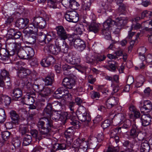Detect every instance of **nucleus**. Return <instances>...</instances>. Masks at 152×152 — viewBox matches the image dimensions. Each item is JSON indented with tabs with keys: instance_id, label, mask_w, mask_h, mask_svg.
Returning <instances> with one entry per match:
<instances>
[{
	"instance_id": "1",
	"label": "nucleus",
	"mask_w": 152,
	"mask_h": 152,
	"mask_svg": "<svg viewBox=\"0 0 152 152\" xmlns=\"http://www.w3.org/2000/svg\"><path fill=\"white\" fill-rule=\"evenodd\" d=\"M37 125L39 132L44 138H47L50 136V127L53 126V121L50 118H44L40 119Z\"/></svg>"
},
{
	"instance_id": "2",
	"label": "nucleus",
	"mask_w": 152,
	"mask_h": 152,
	"mask_svg": "<svg viewBox=\"0 0 152 152\" xmlns=\"http://www.w3.org/2000/svg\"><path fill=\"white\" fill-rule=\"evenodd\" d=\"M69 40L70 45H73L74 47L80 51H83L86 47L84 41L80 39H73L71 37L69 39Z\"/></svg>"
},
{
	"instance_id": "3",
	"label": "nucleus",
	"mask_w": 152,
	"mask_h": 152,
	"mask_svg": "<svg viewBox=\"0 0 152 152\" xmlns=\"http://www.w3.org/2000/svg\"><path fill=\"white\" fill-rule=\"evenodd\" d=\"M65 18L68 21L76 23L79 20V15L75 11H67L65 14Z\"/></svg>"
},
{
	"instance_id": "4",
	"label": "nucleus",
	"mask_w": 152,
	"mask_h": 152,
	"mask_svg": "<svg viewBox=\"0 0 152 152\" xmlns=\"http://www.w3.org/2000/svg\"><path fill=\"white\" fill-rule=\"evenodd\" d=\"M140 107L141 113H144L145 111L146 112L151 111L152 109V104L149 100L144 101L143 102H140Z\"/></svg>"
},
{
	"instance_id": "5",
	"label": "nucleus",
	"mask_w": 152,
	"mask_h": 152,
	"mask_svg": "<svg viewBox=\"0 0 152 152\" xmlns=\"http://www.w3.org/2000/svg\"><path fill=\"white\" fill-rule=\"evenodd\" d=\"M44 50L45 51L49 52L53 54L56 55L60 52L59 47L50 43L45 46Z\"/></svg>"
},
{
	"instance_id": "6",
	"label": "nucleus",
	"mask_w": 152,
	"mask_h": 152,
	"mask_svg": "<svg viewBox=\"0 0 152 152\" xmlns=\"http://www.w3.org/2000/svg\"><path fill=\"white\" fill-rule=\"evenodd\" d=\"M140 131L138 126H137L135 123H134L132 125V128L130 132L129 136L132 138L135 139L137 137L139 140H141L143 139V137L142 138L139 137L138 135Z\"/></svg>"
},
{
	"instance_id": "7",
	"label": "nucleus",
	"mask_w": 152,
	"mask_h": 152,
	"mask_svg": "<svg viewBox=\"0 0 152 152\" xmlns=\"http://www.w3.org/2000/svg\"><path fill=\"white\" fill-rule=\"evenodd\" d=\"M79 120L84 122L85 126H88L91 121V117L89 113L85 114H80L77 115Z\"/></svg>"
},
{
	"instance_id": "8",
	"label": "nucleus",
	"mask_w": 152,
	"mask_h": 152,
	"mask_svg": "<svg viewBox=\"0 0 152 152\" xmlns=\"http://www.w3.org/2000/svg\"><path fill=\"white\" fill-rule=\"evenodd\" d=\"M56 29L58 37L61 39L65 40L68 38L69 34H67L63 26H58L56 27Z\"/></svg>"
},
{
	"instance_id": "9",
	"label": "nucleus",
	"mask_w": 152,
	"mask_h": 152,
	"mask_svg": "<svg viewBox=\"0 0 152 152\" xmlns=\"http://www.w3.org/2000/svg\"><path fill=\"white\" fill-rule=\"evenodd\" d=\"M75 80L69 77L64 78L62 82L63 86L69 89H72L75 86Z\"/></svg>"
},
{
	"instance_id": "10",
	"label": "nucleus",
	"mask_w": 152,
	"mask_h": 152,
	"mask_svg": "<svg viewBox=\"0 0 152 152\" xmlns=\"http://www.w3.org/2000/svg\"><path fill=\"white\" fill-rule=\"evenodd\" d=\"M64 59L67 63L77 66H79L80 65L81 61L80 58L79 57L72 58L69 55H68L67 56H66Z\"/></svg>"
},
{
	"instance_id": "11",
	"label": "nucleus",
	"mask_w": 152,
	"mask_h": 152,
	"mask_svg": "<svg viewBox=\"0 0 152 152\" xmlns=\"http://www.w3.org/2000/svg\"><path fill=\"white\" fill-rule=\"evenodd\" d=\"M118 102V98L112 97L107 99L106 104L108 108H110L117 105Z\"/></svg>"
},
{
	"instance_id": "12",
	"label": "nucleus",
	"mask_w": 152,
	"mask_h": 152,
	"mask_svg": "<svg viewBox=\"0 0 152 152\" xmlns=\"http://www.w3.org/2000/svg\"><path fill=\"white\" fill-rule=\"evenodd\" d=\"M13 56L9 57V53L7 50L4 48L0 49V58L4 61L10 60H15L13 59Z\"/></svg>"
},
{
	"instance_id": "13",
	"label": "nucleus",
	"mask_w": 152,
	"mask_h": 152,
	"mask_svg": "<svg viewBox=\"0 0 152 152\" xmlns=\"http://www.w3.org/2000/svg\"><path fill=\"white\" fill-rule=\"evenodd\" d=\"M29 22V20L27 18H20L17 21L16 25L19 29H23L27 25Z\"/></svg>"
},
{
	"instance_id": "14",
	"label": "nucleus",
	"mask_w": 152,
	"mask_h": 152,
	"mask_svg": "<svg viewBox=\"0 0 152 152\" xmlns=\"http://www.w3.org/2000/svg\"><path fill=\"white\" fill-rule=\"evenodd\" d=\"M142 124L145 126L148 125L151 121V117L149 114H144L141 118Z\"/></svg>"
},
{
	"instance_id": "15",
	"label": "nucleus",
	"mask_w": 152,
	"mask_h": 152,
	"mask_svg": "<svg viewBox=\"0 0 152 152\" xmlns=\"http://www.w3.org/2000/svg\"><path fill=\"white\" fill-rule=\"evenodd\" d=\"M87 29L90 32H93L94 33H96L99 31V25L95 22H91V23L88 25Z\"/></svg>"
},
{
	"instance_id": "16",
	"label": "nucleus",
	"mask_w": 152,
	"mask_h": 152,
	"mask_svg": "<svg viewBox=\"0 0 152 152\" xmlns=\"http://www.w3.org/2000/svg\"><path fill=\"white\" fill-rule=\"evenodd\" d=\"M46 86L51 85L54 81V75L53 73H49L45 78L43 80Z\"/></svg>"
},
{
	"instance_id": "17",
	"label": "nucleus",
	"mask_w": 152,
	"mask_h": 152,
	"mask_svg": "<svg viewBox=\"0 0 152 152\" xmlns=\"http://www.w3.org/2000/svg\"><path fill=\"white\" fill-rule=\"evenodd\" d=\"M14 40L13 39H8L7 40L6 43L8 45V47L15 48V49H18L20 48L21 44L20 43H17L14 42Z\"/></svg>"
},
{
	"instance_id": "18",
	"label": "nucleus",
	"mask_w": 152,
	"mask_h": 152,
	"mask_svg": "<svg viewBox=\"0 0 152 152\" xmlns=\"http://www.w3.org/2000/svg\"><path fill=\"white\" fill-rule=\"evenodd\" d=\"M10 98L6 95H2L0 99V104L5 106H8L11 102Z\"/></svg>"
},
{
	"instance_id": "19",
	"label": "nucleus",
	"mask_w": 152,
	"mask_h": 152,
	"mask_svg": "<svg viewBox=\"0 0 152 152\" xmlns=\"http://www.w3.org/2000/svg\"><path fill=\"white\" fill-rule=\"evenodd\" d=\"M51 92L50 88L47 87H43L39 93V95L41 97H48L50 95Z\"/></svg>"
},
{
	"instance_id": "20",
	"label": "nucleus",
	"mask_w": 152,
	"mask_h": 152,
	"mask_svg": "<svg viewBox=\"0 0 152 152\" xmlns=\"http://www.w3.org/2000/svg\"><path fill=\"white\" fill-rule=\"evenodd\" d=\"M123 145L124 146L126 147L128 149L133 148L138 149L140 145L139 143L138 142H135L134 145H133L131 142L128 140L124 141L123 143Z\"/></svg>"
},
{
	"instance_id": "21",
	"label": "nucleus",
	"mask_w": 152,
	"mask_h": 152,
	"mask_svg": "<svg viewBox=\"0 0 152 152\" xmlns=\"http://www.w3.org/2000/svg\"><path fill=\"white\" fill-rule=\"evenodd\" d=\"M115 23V22L111 18H108L103 23V28L107 30H109V28Z\"/></svg>"
},
{
	"instance_id": "22",
	"label": "nucleus",
	"mask_w": 152,
	"mask_h": 152,
	"mask_svg": "<svg viewBox=\"0 0 152 152\" xmlns=\"http://www.w3.org/2000/svg\"><path fill=\"white\" fill-rule=\"evenodd\" d=\"M12 94L14 98L17 99L21 97L22 92L20 88H16L13 90Z\"/></svg>"
},
{
	"instance_id": "23",
	"label": "nucleus",
	"mask_w": 152,
	"mask_h": 152,
	"mask_svg": "<svg viewBox=\"0 0 152 152\" xmlns=\"http://www.w3.org/2000/svg\"><path fill=\"white\" fill-rule=\"evenodd\" d=\"M17 50V54L18 57L21 59H27V56L26 51L25 48L23 49L20 47V48L18 49H15Z\"/></svg>"
},
{
	"instance_id": "24",
	"label": "nucleus",
	"mask_w": 152,
	"mask_h": 152,
	"mask_svg": "<svg viewBox=\"0 0 152 152\" xmlns=\"http://www.w3.org/2000/svg\"><path fill=\"white\" fill-rule=\"evenodd\" d=\"M54 110L53 108L51 103H48L47 104L46 107L44 109V114H46L48 118L51 117L52 111Z\"/></svg>"
},
{
	"instance_id": "25",
	"label": "nucleus",
	"mask_w": 152,
	"mask_h": 152,
	"mask_svg": "<svg viewBox=\"0 0 152 152\" xmlns=\"http://www.w3.org/2000/svg\"><path fill=\"white\" fill-rule=\"evenodd\" d=\"M10 114L11 119L12 120V122L16 124L18 123L19 118V116L15 111L14 110H11Z\"/></svg>"
},
{
	"instance_id": "26",
	"label": "nucleus",
	"mask_w": 152,
	"mask_h": 152,
	"mask_svg": "<svg viewBox=\"0 0 152 152\" xmlns=\"http://www.w3.org/2000/svg\"><path fill=\"white\" fill-rule=\"evenodd\" d=\"M149 149L148 141L147 140L142 141L141 145L140 152H148Z\"/></svg>"
},
{
	"instance_id": "27",
	"label": "nucleus",
	"mask_w": 152,
	"mask_h": 152,
	"mask_svg": "<svg viewBox=\"0 0 152 152\" xmlns=\"http://www.w3.org/2000/svg\"><path fill=\"white\" fill-rule=\"evenodd\" d=\"M124 119V115L121 113L118 114L117 115H115L113 117V121H116V125L119 124L123 121Z\"/></svg>"
},
{
	"instance_id": "28",
	"label": "nucleus",
	"mask_w": 152,
	"mask_h": 152,
	"mask_svg": "<svg viewBox=\"0 0 152 152\" xmlns=\"http://www.w3.org/2000/svg\"><path fill=\"white\" fill-rule=\"evenodd\" d=\"M118 26H123L127 23L128 19L124 17H117L116 19Z\"/></svg>"
},
{
	"instance_id": "29",
	"label": "nucleus",
	"mask_w": 152,
	"mask_h": 152,
	"mask_svg": "<svg viewBox=\"0 0 152 152\" xmlns=\"http://www.w3.org/2000/svg\"><path fill=\"white\" fill-rule=\"evenodd\" d=\"M75 32L77 35H81L83 33L84 28L83 24H77L75 26Z\"/></svg>"
},
{
	"instance_id": "30",
	"label": "nucleus",
	"mask_w": 152,
	"mask_h": 152,
	"mask_svg": "<svg viewBox=\"0 0 152 152\" xmlns=\"http://www.w3.org/2000/svg\"><path fill=\"white\" fill-rule=\"evenodd\" d=\"M48 97H42L39 101L36 102L35 105L38 108H40L45 104L48 101Z\"/></svg>"
},
{
	"instance_id": "31",
	"label": "nucleus",
	"mask_w": 152,
	"mask_h": 152,
	"mask_svg": "<svg viewBox=\"0 0 152 152\" xmlns=\"http://www.w3.org/2000/svg\"><path fill=\"white\" fill-rule=\"evenodd\" d=\"M32 137L31 135L28 134H25L24 135L23 138V145L24 146L29 145L31 142Z\"/></svg>"
},
{
	"instance_id": "32",
	"label": "nucleus",
	"mask_w": 152,
	"mask_h": 152,
	"mask_svg": "<svg viewBox=\"0 0 152 152\" xmlns=\"http://www.w3.org/2000/svg\"><path fill=\"white\" fill-rule=\"evenodd\" d=\"M132 125V123L131 121L129 119L127 120L126 122L124 124L123 126L121 127H119L118 129V132H121V129H129Z\"/></svg>"
},
{
	"instance_id": "33",
	"label": "nucleus",
	"mask_w": 152,
	"mask_h": 152,
	"mask_svg": "<svg viewBox=\"0 0 152 152\" xmlns=\"http://www.w3.org/2000/svg\"><path fill=\"white\" fill-rule=\"evenodd\" d=\"M26 56L27 59L31 58L34 55V52L32 48L30 47H27L25 48Z\"/></svg>"
},
{
	"instance_id": "34",
	"label": "nucleus",
	"mask_w": 152,
	"mask_h": 152,
	"mask_svg": "<svg viewBox=\"0 0 152 152\" xmlns=\"http://www.w3.org/2000/svg\"><path fill=\"white\" fill-rule=\"evenodd\" d=\"M75 129L73 127L69 128L64 133L65 137H72L75 132Z\"/></svg>"
},
{
	"instance_id": "35",
	"label": "nucleus",
	"mask_w": 152,
	"mask_h": 152,
	"mask_svg": "<svg viewBox=\"0 0 152 152\" xmlns=\"http://www.w3.org/2000/svg\"><path fill=\"white\" fill-rule=\"evenodd\" d=\"M95 57L92 55L89 54H87L85 57V61L88 63L91 64L92 65H95L94 61Z\"/></svg>"
},
{
	"instance_id": "36",
	"label": "nucleus",
	"mask_w": 152,
	"mask_h": 152,
	"mask_svg": "<svg viewBox=\"0 0 152 152\" xmlns=\"http://www.w3.org/2000/svg\"><path fill=\"white\" fill-rule=\"evenodd\" d=\"M33 96H26L24 97V101L26 104H32L34 102Z\"/></svg>"
},
{
	"instance_id": "37",
	"label": "nucleus",
	"mask_w": 152,
	"mask_h": 152,
	"mask_svg": "<svg viewBox=\"0 0 152 152\" xmlns=\"http://www.w3.org/2000/svg\"><path fill=\"white\" fill-rule=\"evenodd\" d=\"M69 47L68 45L66 42L63 41L62 45L59 47L60 51L64 53H68Z\"/></svg>"
},
{
	"instance_id": "38",
	"label": "nucleus",
	"mask_w": 152,
	"mask_h": 152,
	"mask_svg": "<svg viewBox=\"0 0 152 152\" xmlns=\"http://www.w3.org/2000/svg\"><path fill=\"white\" fill-rule=\"evenodd\" d=\"M31 133L33 137L39 140H40L42 137H44L39 132L38 133V131L36 130H31Z\"/></svg>"
},
{
	"instance_id": "39",
	"label": "nucleus",
	"mask_w": 152,
	"mask_h": 152,
	"mask_svg": "<svg viewBox=\"0 0 152 152\" xmlns=\"http://www.w3.org/2000/svg\"><path fill=\"white\" fill-rule=\"evenodd\" d=\"M37 35H38V40L39 42L42 43L40 44L41 45L46 43V35L42 32L39 33Z\"/></svg>"
},
{
	"instance_id": "40",
	"label": "nucleus",
	"mask_w": 152,
	"mask_h": 152,
	"mask_svg": "<svg viewBox=\"0 0 152 152\" xmlns=\"http://www.w3.org/2000/svg\"><path fill=\"white\" fill-rule=\"evenodd\" d=\"M43 18L40 17H36L31 19L30 21L33 25L37 26L43 19Z\"/></svg>"
},
{
	"instance_id": "41",
	"label": "nucleus",
	"mask_w": 152,
	"mask_h": 152,
	"mask_svg": "<svg viewBox=\"0 0 152 152\" xmlns=\"http://www.w3.org/2000/svg\"><path fill=\"white\" fill-rule=\"evenodd\" d=\"M85 138H77L73 142L74 145L76 146L75 148H77L81 145V144L85 142Z\"/></svg>"
},
{
	"instance_id": "42",
	"label": "nucleus",
	"mask_w": 152,
	"mask_h": 152,
	"mask_svg": "<svg viewBox=\"0 0 152 152\" xmlns=\"http://www.w3.org/2000/svg\"><path fill=\"white\" fill-rule=\"evenodd\" d=\"M66 145L65 143H56L54 144V148H56L58 150H63L66 149Z\"/></svg>"
},
{
	"instance_id": "43",
	"label": "nucleus",
	"mask_w": 152,
	"mask_h": 152,
	"mask_svg": "<svg viewBox=\"0 0 152 152\" xmlns=\"http://www.w3.org/2000/svg\"><path fill=\"white\" fill-rule=\"evenodd\" d=\"M91 5V0H84L83 7V9L86 10H90Z\"/></svg>"
},
{
	"instance_id": "44",
	"label": "nucleus",
	"mask_w": 152,
	"mask_h": 152,
	"mask_svg": "<svg viewBox=\"0 0 152 152\" xmlns=\"http://www.w3.org/2000/svg\"><path fill=\"white\" fill-rule=\"evenodd\" d=\"M106 58V56L104 55H99L95 57V60L94 61L95 65H96L100 62L103 61Z\"/></svg>"
},
{
	"instance_id": "45",
	"label": "nucleus",
	"mask_w": 152,
	"mask_h": 152,
	"mask_svg": "<svg viewBox=\"0 0 152 152\" xmlns=\"http://www.w3.org/2000/svg\"><path fill=\"white\" fill-rule=\"evenodd\" d=\"M68 117V114L66 112H63L60 114V118L59 120L62 122L63 123H65Z\"/></svg>"
},
{
	"instance_id": "46",
	"label": "nucleus",
	"mask_w": 152,
	"mask_h": 152,
	"mask_svg": "<svg viewBox=\"0 0 152 152\" xmlns=\"http://www.w3.org/2000/svg\"><path fill=\"white\" fill-rule=\"evenodd\" d=\"M72 66L67 64H65L62 66V69L64 71V74L66 75H68V73L71 72L70 69Z\"/></svg>"
},
{
	"instance_id": "47",
	"label": "nucleus",
	"mask_w": 152,
	"mask_h": 152,
	"mask_svg": "<svg viewBox=\"0 0 152 152\" xmlns=\"http://www.w3.org/2000/svg\"><path fill=\"white\" fill-rule=\"evenodd\" d=\"M47 64L46 66H50V65L53 64L55 62V60L52 56H49L46 58Z\"/></svg>"
},
{
	"instance_id": "48",
	"label": "nucleus",
	"mask_w": 152,
	"mask_h": 152,
	"mask_svg": "<svg viewBox=\"0 0 152 152\" xmlns=\"http://www.w3.org/2000/svg\"><path fill=\"white\" fill-rule=\"evenodd\" d=\"M70 8L73 10H76L78 9L79 4L74 0H72L70 5Z\"/></svg>"
},
{
	"instance_id": "49",
	"label": "nucleus",
	"mask_w": 152,
	"mask_h": 152,
	"mask_svg": "<svg viewBox=\"0 0 152 152\" xmlns=\"http://www.w3.org/2000/svg\"><path fill=\"white\" fill-rule=\"evenodd\" d=\"M6 117L4 110L2 109H0V123L4 122L6 120Z\"/></svg>"
},
{
	"instance_id": "50",
	"label": "nucleus",
	"mask_w": 152,
	"mask_h": 152,
	"mask_svg": "<svg viewBox=\"0 0 152 152\" xmlns=\"http://www.w3.org/2000/svg\"><path fill=\"white\" fill-rule=\"evenodd\" d=\"M88 113L85 107L83 106H80L78 108L76 114L77 115L80 114H85Z\"/></svg>"
},
{
	"instance_id": "51",
	"label": "nucleus",
	"mask_w": 152,
	"mask_h": 152,
	"mask_svg": "<svg viewBox=\"0 0 152 152\" xmlns=\"http://www.w3.org/2000/svg\"><path fill=\"white\" fill-rule=\"evenodd\" d=\"M72 0H62L61 3L67 9L70 8V5Z\"/></svg>"
},
{
	"instance_id": "52",
	"label": "nucleus",
	"mask_w": 152,
	"mask_h": 152,
	"mask_svg": "<svg viewBox=\"0 0 152 152\" xmlns=\"http://www.w3.org/2000/svg\"><path fill=\"white\" fill-rule=\"evenodd\" d=\"M152 12L150 11L147 10L144 11L142 13V18H143L145 17L150 18L151 16Z\"/></svg>"
},
{
	"instance_id": "53",
	"label": "nucleus",
	"mask_w": 152,
	"mask_h": 152,
	"mask_svg": "<svg viewBox=\"0 0 152 152\" xmlns=\"http://www.w3.org/2000/svg\"><path fill=\"white\" fill-rule=\"evenodd\" d=\"M116 132L114 130H112L111 132L110 137L111 138H114L116 142H118L119 137L118 136L116 135Z\"/></svg>"
},
{
	"instance_id": "54",
	"label": "nucleus",
	"mask_w": 152,
	"mask_h": 152,
	"mask_svg": "<svg viewBox=\"0 0 152 152\" xmlns=\"http://www.w3.org/2000/svg\"><path fill=\"white\" fill-rule=\"evenodd\" d=\"M52 117L53 120H55L56 121L59 120L60 118V114L57 112H55L51 114L50 117Z\"/></svg>"
},
{
	"instance_id": "55",
	"label": "nucleus",
	"mask_w": 152,
	"mask_h": 152,
	"mask_svg": "<svg viewBox=\"0 0 152 152\" xmlns=\"http://www.w3.org/2000/svg\"><path fill=\"white\" fill-rule=\"evenodd\" d=\"M109 30H107L103 28L102 30V33L103 35L105 36V38L108 39L110 38V32Z\"/></svg>"
},
{
	"instance_id": "56",
	"label": "nucleus",
	"mask_w": 152,
	"mask_h": 152,
	"mask_svg": "<svg viewBox=\"0 0 152 152\" xmlns=\"http://www.w3.org/2000/svg\"><path fill=\"white\" fill-rule=\"evenodd\" d=\"M9 75L8 72L5 70H3L1 71L0 73V78L6 80V77L9 76Z\"/></svg>"
},
{
	"instance_id": "57",
	"label": "nucleus",
	"mask_w": 152,
	"mask_h": 152,
	"mask_svg": "<svg viewBox=\"0 0 152 152\" xmlns=\"http://www.w3.org/2000/svg\"><path fill=\"white\" fill-rule=\"evenodd\" d=\"M36 38L35 36H30L28 38L27 42L31 44H33L35 42Z\"/></svg>"
},
{
	"instance_id": "58",
	"label": "nucleus",
	"mask_w": 152,
	"mask_h": 152,
	"mask_svg": "<svg viewBox=\"0 0 152 152\" xmlns=\"http://www.w3.org/2000/svg\"><path fill=\"white\" fill-rule=\"evenodd\" d=\"M10 133L8 131H6L2 132V137L3 140H6L10 137Z\"/></svg>"
},
{
	"instance_id": "59",
	"label": "nucleus",
	"mask_w": 152,
	"mask_h": 152,
	"mask_svg": "<svg viewBox=\"0 0 152 152\" xmlns=\"http://www.w3.org/2000/svg\"><path fill=\"white\" fill-rule=\"evenodd\" d=\"M32 26H31V34L37 35L38 33V27L36 25H33L32 24Z\"/></svg>"
},
{
	"instance_id": "60",
	"label": "nucleus",
	"mask_w": 152,
	"mask_h": 152,
	"mask_svg": "<svg viewBox=\"0 0 152 152\" xmlns=\"http://www.w3.org/2000/svg\"><path fill=\"white\" fill-rule=\"evenodd\" d=\"M42 87V86L41 85L38 84H34L33 86V88L34 90L37 92L39 93L41 88Z\"/></svg>"
},
{
	"instance_id": "61",
	"label": "nucleus",
	"mask_w": 152,
	"mask_h": 152,
	"mask_svg": "<svg viewBox=\"0 0 152 152\" xmlns=\"http://www.w3.org/2000/svg\"><path fill=\"white\" fill-rule=\"evenodd\" d=\"M55 34L53 33H50L46 35V38L48 42H50L52 39L55 38Z\"/></svg>"
},
{
	"instance_id": "62",
	"label": "nucleus",
	"mask_w": 152,
	"mask_h": 152,
	"mask_svg": "<svg viewBox=\"0 0 152 152\" xmlns=\"http://www.w3.org/2000/svg\"><path fill=\"white\" fill-rule=\"evenodd\" d=\"M75 105V103L73 102H69L68 105L70 110H71V113L73 115L74 114L75 115L76 114L74 112Z\"/></svg>"
},
{
	"instance_id": "63",
	"label": "nucleus",
	"mask_w": 152,
	"mask_h": 152,
	"mask_svg": "<svg viewBox=\"0 0 152 152\" xmlns=\"http://www.w3.org/2000/svg\"><path fill=\"white\" fill-rule=\"evenodd\" d=\"M108 69L111 71H114L116 69V67H117V64L115 63V64H113V63H109L108 65Z\"/></svg>"
},
{
	"instance_id": "64",
	"label": "nucleus",
	"mask_w": 152,
	"mask_h": 152,
	"mask_svg": "<svg viewBox=\"0 0 152 152\" xmlns=\"http://www.w3.org/2000/svg\"><path fill=\"white\" fill-rule=\"evenodd\" d=\"M119 149L118 147H109L106 152H118Z\"/></svg>"
}]
</instances>
